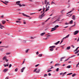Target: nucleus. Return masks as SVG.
<instances>
[{
  "label": "nucleus",
  "mask_w": 79,
  "mask_h": 79,
  "mask_svg": "<svg viewBox=\"0 0 79 79\" xmlns=\"http://www.w3.org/2000/svg\"><path fill=\"white\" fill-rule=\"evenodd\" d=\"M5 60H6V62H8V60H7V59H5Z\"/></svg>",
  "instance_id": "603ef678"
},
{
  "label": "nucleus",
  "mask_w": 79,
  "mask_h": 79,
  "mask_svg": "<svg viewBox=\"0 0 79 79\" xmlns=\"http://www.w3.org/2000/svg\"><path fill=\"white\" fill-rule=\"evenodd\" d=\"M18 71V68H16L15 69V71H16V72H17Z\"/></svg>",
  "instance_id": "c03bdc74"
},
{
  "label": "nucleus",
  "mask_w": 79,
  "mask_h": 79,
  "mask_svg": "<svg viewBox=\"0 0 79 79\" xmlns=\"http://www.w3.org/2000/svg\"><path fill=\"white\" fill-rule=\"evenodd\" d=\"M0 26L1 27H3V26L2 25V24H1V23H0Z\"/></svg>",
  "instance_id": "bf43d9fd"
},
{
  "label": "nucleus",
  "mask_w": 79,
  "mask_h": 79,
  "mask_svg": "<svg viewBox=\"0 0 79 79\" xmlns=\"http://www.w3.org/2000/svg\"><path fill=\"white\" fill-rule=\"evenodd\" d=\"M75 18L76 17H75V15H74L72 16V18L73 20H75V19H76Z\"/></svg>",
  "instance_id": "6e6552de"
},
{
  "label": "nucleus",
  "mask_w": 79,
  "mask_h": 79,
  "mask_svg": "<svg viewBox=\"0 0 79 79\" xmlns=\"http://www.w3.org/2000/svg\"><path fill=\"white\" fill-rule=\"evenodd\" d=\"M71 46L72 47H73V48H74V46H73V45H72Z\"/></svg>",
  "instance_id": "338daca9"
},
{
  "label": "nucleus",
  "mask_w": 79,
  "mask_h": 79,
  "mask_svg": "<svg viewBox=\"0 0 79 79\" xmlns=\"http://www.w3.org/2000/svg\"><path fill=\"white\" fill-rule=\"evenodd\" d=\"M58 70H59V68H57L56 69V71H57V72H58Z\"/></svg>",
  "instance_id": "e433bc0d"
},
{
  "label": "nucleus",
  "mask_w": 79,
  "mask_h": 79,
  "mask_svg": "<svg viewBox=\"0 0 79 79\" xmlns=\"http://www.w3.org/2000/svg\"><path fill=\"white\" fill-rule=\"evenodd\" d=\"M50 18H51V17H49V18H48V19H47V20L45 21V22H47L48 21L49 19H50Z\"/></svg>",
  "instance_id": "f3484780"
},
{
  "label": "nucleus",
  "mask_w": 79,
  "mask_h": 79,
  "mask_svg": "<svg viewBox=\"0 0 79 79\" xmlns=\"http://www.w3.org/2000/svg\"><path fill=\"white\" fill-rule=\"evenodd\" d=\"M11 66H12V65L11 64H10L9 65V68H10V67H11Z\"/></svg>",
  "instance_id": "473e14b6"
},
{
  "label": "nucleus",
  "mask_w": 79,
  "mask_h": 79,
  "mask_svg": "<svg viewBox=\"0 0 79 79\" xmlns=\"http://www.w3.org/2000/svg\"><path fill=\"white\" fill-rule=\"evenodd\" d=\"M42 56V54H39L38 55V56L39 57H41V56Z\"/></svg>",
  "instance_id": "bb28decb"
},
{
  "label": "nucleus",
  "mask_w": 79,
  "mask_h": 79,
  "mask_svg": "<svg viewBox=\"0 0 79 79\" xmlns=\"http://www.w3.org/2000/svg\"><path fill=\"white\" fill-rule=\"evenodd\" d=\"M67 68H71V65H68L66 67Z\"/></svg>",
  "instance_id": "4be33fe9"
},
{
  "label": "nucleus",
  "mask_w": 79,
  "mask_h": 79,
  "mask_svg": "<svg viewBox=\"0 0 79 79\" xmlns=\"http://www.w3.org/2000/svg\"><path fill=\"white\" fill-rule=\"evenodd\" d=\"M23 43H26V41L23 40Z\"/></svg>",
  "instance_id": "4d7b16f0"
},
{
  "label": "nucleus",
  "mask_w": 79,
  "mask_h": 79,
  "mask_svg": "<svg viewBox=\"0 0 79 79\" xmlns=\"http://www.w3.org/2000/svg\"><path fill=\"white\" fill-rule=\"evenodd\" d=\"M66 74V72L63 73L62 76H64V74Z\"/></svg>",
  "instance_id": "aec40b11"
},
{
  "label": "nucleus",
  "mask_w": 79,
  "mask_h": 79,
  "mask_svg": "<svg viewBox=\"0 0 79 79\" xmlns=\"http://www.w3.org/2000/svg\"><path fill=\"white\" fill-rule=\"evenodd\" d=\"M48 76H51V73H49L48 74Z\"/></svg>",
  "instance_id": "680f3d73"
},
{
  "label": "nucleus",
  "mask_w": 79,
  "mask_h": 79,
  "mask_svg": "<svg viewBox=\"0 0 79 79\" xmlns=\"http://www.w3.org/2000/svg\"><path fill=\"white\" fill-rule=\"evenodd\" d=\"M78 65H79V64H77L76 65V68H77V67L78 66Z\"/></svg>",
  "instance_id": "8fccbe9b"
},
{
  "label": "nucleus",
  "mask_w": 79,
  "mask_h": 79,
  "mask_svg": "<svg viewBox=\"0 0 79 79\" xmlns=\"http://www.w3.org/2000/svg\"><path fill=\"white\" fill-rule=\"evenodd\" d=\"M63 42V41H61L60 43V44H61V43H62Z\"/></svg>",
  "instance_id": "774afa93"
},
{
  "label": "nucleus",
  "mask_w": 79,
  "mask_h": 79,
  "mask_svg": "<svg viewBox=\"0 0 79 79\" xmlns=\"http://www.w3.org/2000/svg\"><path fill=\"white\" fill-rule=\"evenodd\" d=\"M60 41H59L57 43H54V44H55V45H57V44H59V43H60Z\"/></svg>",
  "instance_id": "4468645a"
},
{
  "label": "nucleus",
  "mask_w": 79,
  "mask_h": 79,
  "mask_svg": "<svg viewBox=\"0 0 79 79\" xmlns=\"http://www.w3.org/2000/svg\"><path fill=\"white\" fill-rule=\"evenodd\" d=\"M79 48V47L77 48L75 50V51H77L78 50V48Z\"/></svg>",
  "instance_id": "58836bf2"
},
{
  "label": "nucleus",
  "mask_w": 79,
  "mask_h": 79,
  "mask_svg": "<svg viewBox=\"0 0 79 79\" xmlns=\"http://www.w3.org/2000/svg\"><path fill=\"white\" fill-rule=\"evenodd\" d=\"M47 2V0H44V4H45V5H46Z\"/></svg>",
  "instance_id": "c756f323"
},
{
  "label": "nucleus",
  "mask_w": 79,
  "mask_h": 79,
  "mask_svg": "<svg viewBox=\"0 0 79 79\" xmlns=\"http://www.w3.org/2000/svg\"><path fill=\"white\" fill-rule=\"evenodd\" d=\"M47 37H51V35H47Z\"/></svg>",
  "instance_id": "13d9d810"
},
{
  "label": "nucleus",
  "mask_w": 79,
  "mask_h": 79,
  "mask_svg": "<svg viewBox=\"0 0 79 79\" xmlns=\"http://www.w3.org/2000/svg\"><path fill=\"white\" fill-rule=\"evenodd\" d=\"M31 39H34V38H33V37H31Z\"/></svg>",
  "instance_id": "69168bd1"
},
{
  "label": "nucleus",
  "mask_w": 79,
  "mask_h": 79,
  "mask_svg": "<svg viewBox=\"0 0 79 79\" xmlns=\"http://www.w3.org/2000/svg\"><path fill=\"white\" fill-rule=\"evenodd\" d=\"M78 33H79V31H76L74 32V35H76V34H77Z\"/></svg>",
  "instance_id": "7ed1b4c3"
},
{
  "label": "nucleus",
  "mask_w": 79,
  "mask_h": 79,
  "mask_svg": "<svg viewBox=\"0 0 79 79\" xmlns=\"http://www.w3.org/2000/svg\"><path fill=\"white\" fill-rule=\"evenodd\" d=\"M29 49H27L26 51V52L27 53V52H28V51H29Z\"/></svg>",
  "instance_id": "a18cd8bd"
},
{
  "label": "nucleus",
  "mask_w": 79,
  "mask_h": 79,
  "mask_svg": "<svg viewBox=\"0 0 79 79\" xmlns=\"http://www.w3.org/2000/svg\"><path fill=\"white\" fill-rule=\"evenodd\" d=\"M63 11H64V10H62L61 11V13H63Z\"/></svg>",
  "instance_id": "a19ab883"
},
{
  "label": "nucleus",
  "mask_w": 79,
  "mask_h": 79,
  "mask_svg": "<svg viewBox=\"0 0 79 79\" xmlns=\"http://www.w3.org/2000/svg\"><path fill=\"white\" fill-rule=\"evenodd\" d=\"M79 37L78 38V40H77V42H79Z\"/></svg>",
  "instance_id": "e2e57ef3"
},
{
  "label": "nucleus",
  "mask_w": 79,
  "mask_h": 79,
  "mask_svg": "<svg viewBox=\"0 0 79 79\" xmlns=\"http://www.w3.org/2000/svg\"><path fill=\"white\" fill-rule=\"evenodd\" d=\"M52 71V70H49L47 71V72H48V73H50V72Z\"/></svg>",
  "instance_id": "7c9ffc66"
},
{
  "label": "nucleus",
  "mask_w": 79,
  "mask_h": 79,
  "mask_svg": "<svg viewBox=\"0 0 79 79\" xmlns=\"http://www.w3.org/2000/svg\"><path fill=\"white\" fill-rule=\"evenodd\" d=\"M9 65V64H7L6 65H3V66H4V67H6V66H8V65Z\"/></svg>",
  "instance_id": "5701e85b"
},
{
  "label": "nucleus",
  "mask_w": 79,
  "mask_h": 79,
  "mask_svg": "<svg viewBox=\"0 0 79 79\" xmlns=\"http://www.w3.org/2000/svg\"><path fill=\"white\" fill-rule=\"evenodd\" d=\"M25 69V67H23L22 69H21V73H23V71H24V70Z\"/></svg>",
  "instance_id": "1a4fd4ad"
},
{
  "label": "nucleus",
  "mask_w": 79,
  "mask_h": 79,
  "mask_svg": "<svg viewBox=\"0 0 79 79\" xmlns=\"http://www.w3.org/2000/svg\"><path fill=\"white\" fill-rule=\"evenodd\" d=\"M39 64H38L36 65L35 66V67H37V66H39Z\"/></svg>",
  "instance_id": "49530a36"
},
{
  "label": "nucleus",
  "mask_w": 79,
  "mask_h": 79,
  "mask_svg": "<svg viewBox=\"0 0 79 79\" xmlns=\"http://www.w3.org/2000/svg\"><path fill=\"white\" fill-rule=\"evenodd\" d=\"M5 2L6 3H8V1H5Z\"/></svg>",
  "instance_id": "5fc2aeb1"
},
{
  "label": "nucleus",
  "mask_w": 79,
  "mask_h": 79,
  "mask_svg": "<svg viewBox=\"0 0 79 79\" xmlns=\"http://www.w3.org/2000/svg\"><path fill=\"white\" fill-rule=\"evenodd\" d=\"M47 76V74H44V77H46V76Z\"/></svg>",
  "instance_id": "4c0bfd02"
},
{
  "label": "nucleus",
  "mask_w": 79,
  "mask_h": 79,
  "mask_svg": "<svg viewBox=\"0 0 79 79\" xmlns=\"http://www.w3.org/2000/svg\"><path fill=\"white\" fill-rule=\"evenodd\" d=\"M59 27L58 25H56L55 26L54 28H52V30L51 31V32H53V31H55L56 30V28H57Z\"/></svg>",
  "instance_id": "f257e3e1"
},
{
  "label": "nucleus",
  "mask_w": 79,
  "mask_h": 79,
  "mask_svg": "<svg viewBox=\"0 0 79 79\" xmlns=\"http://www.w3.org/2000/svg\"><path fill=\"white\" fill-rule=\"evenodd\" d=\"M45 34V32L42 33L41 34H40V35L41 36H42V35H44V34Z\"/></svg>",
  "instance_id": "dca6fc26"
},
{
  "label": "nucleus",
  "mask_w": 79,
  "mask_h": 79,
  "mask_svg": "<svg viewBox=\"0 0 79 79\" xmlns=\"http://www.w3.org/2000/svg\"><path fill=\"white\" fill-rule=\"evenodd\" d=\"M53 50H54V49H53V48L50 49V51H51V52L53 51Z\"/></svg>",
  "instance_id": "412c9836"
},
{
  "label": "nucleus",
  "mask_w": 79,
  "mask_h": 79,
  "mask_svg": "<svg viewBox=\"0 0 79 79\" xmlns=\"http://www.w3.org/2000/svg\"><path fill=\"white\" fill-rule=\"evenodd\" d=\"M16 23H21V22L20 21H16Z\"/></svg>",
  "instance_id": "72a5a7b5"
},
{
  "label": "nucleus",
  "mask_w": 79,
  "mask_h": 79,
  "mask_svg": "<svg viewBox=\"0 0 79 79\" xmlns=\"http://www.w3.org/2000/svg\"><path fill=\"white\" fill-rule=\"evenodd\" d=\"M69 59H67L66 60H64V61H68V60H69Z\"/></svg>",
  "instance_id": "6e6d98bb"
},
{
  "label": "nucleus",
  "mask_w": 79,
  "mask_h": 79,
  "mask_svg": "<svg viewBox=\"0 0 79 79\" xmlns=\"http://www.w3.org/2000/svg\"><path fill=\"white\" fill-rule=\"evenodd\" d=\"M37 70V68H36L33 71L34 72H35V71H36Z\"/></svg>",
  "instance_id": "2f4dec72"
},
{
  "label": "nucleus",
  "mask_w": 79,
  "mask_h": 79,
  "mask_svg": "<svg viewBox=\"0 0 79 79\" xmlns=\"http://www.w3.org/2000/svg\"><path fill=\"white\" fill-rule=\"evenodd\" d=\"M19 6H22V5H21V4L20 3Z\"/></svg>",
  "instance_id": "09e8293b"
},
{
  "label": "nucleus",
  "mask_w": 79,
  "mask_h": 79,
  "mask_svg": "<svg viewBox=\"0 0 79 79\" xmlns=\"http://www.w3.org/2000/svg\"><path fill=\"white\" fill-rule=\"evenodd\" d=\"M24 62H25V60H24L23 61V62L22 63V64H24Z\"/></svg>",
  "instance_id": "3c124183"
},
{
  "label": "nucleus",
  "mask_w": 79,
  "mask_h": 79,
  "mask_svg": "<svg viewBox=\"0 0 79 79\" xmlns=\"http://www.w3.org/2000/svg\"><path fill=\"white\" fill-rule=\"evenodd\" d=\"M39 52H36V55H39Z\"/></svg>",
  "instance_id": "0e129e2a"
},
{
  "label": "nucleus",
  "mask_w": 79,
  "mask_h": 79,
  "mask_svg": "<svg viewBox=\"0 0 79 79\" xmlns=\"http://www.w3.org/2000/svg\"><path fill=\"white\" fill-rule=\"evenodd\" d=\"M8 71V69H4L3 70V72H4V73H6V71Z\"/></svg>",
  "instance_id": "39448f33"
},
{
  "label": "nucleus",
  "mask_w": 79,
  "mask_h": 79,
  "mask_svg": "<svg viewBox=\"0 0 79 79\" xmlns=\"http://www.w3.org/2000/svg\"><path fill=\"white\" fill-rule=\"evenodd\" d=\"M47 6H46V10L45 11H48V10H49V6H48V7H47Z\"/></svg>",
  "instance_id": "9d476101"
},
{
  "label": "nucleus",
  "mask_w": 79,
  "mask_h": 79,
  "mask_svg": "<svg viewBox=\"0 0 79 79\" xmlns=\"http://www.w3.org/2000/svg\"><path fill=\"white\" fill-rule=\"evenodd\" d=\"M79 50H78V51H77L76 52H75V54H76L77 53H79Z\"/></svg>",
  "instance_id": "b1692460"
},
{
  "label": "nucleus",
  "mask_w": 79,
  "mask_h": 79,
  "mask_svg": "<svg viewBox=\"0 0 79 79\" xmlns=\"http://www.w3.org/2000/svg\"><path fill=\"white\" fill-rule=\"evenodd\" d=\"M65 25H68L69 24V23H65Z\"/></svg>",
  "instance_id": "37998d69"
},
{
  "label": "nucleus",
  "mask_w": 79,
  "mask_h": 79,
  "mask_svg": "<svg viewBox=\"0 0 79 79\" xmlns=\"http://www.w3.org/2000/svg\"><path fill=\"white\" fill-rule=\"evenodd\" d=\"M73 21L72 20H71L69 23V24H73Z\"/></svg>",
  "instance_id": "a211bd4d"
},
{
  "label": "nucleus",
  "mask_w": 79,
  "mask_h": 79,
  "mask_svg": "<svg viewBox=\"0 0 79 79\" xmlns=\"http://www.w3.org/2000/svg\"><path fill=\"white\" fill-rule=\"evenodd\" d=\"M44 13H45V12H44L43 14H41V15L40 16V19H42V18H43V17L45 16Z\"/></svg>",
  "instance_id": "f03ea898"
},
{
  "label": "nucleus",
  "mask_w": 79,
  "mask_h": 79,
  "mask_svg": "<svg viewBox=\"0 0 79 79\" xmlns=\"http://www.w3.org/2000/svg\"><path fill=\"white\" fill-rule=\"evenodd\" d=\"M49 3H50V2H48L47 4H46V6H47L48 5H50V4Z\"/></svg>",
  "instance_id": "6ab92c4d"
},
{
  "label": "nucleus",
  "mask_w": 79,
  "mask_h": 79,
  "mask_svg": "<svg viewBox=\"0 0 79 79\" xmlns=\"http://www.w3.org/2000/svg\"><path fill=\"white\" fill-rule=\"evenodd\" d=\"M20 2H21V1H19L16 2V5H19V4H20L19 3Z\"/></svg>",
  "instance_id": "20e7f679"
},
{
  "label": "nucleus",
  "mask_w": 79,
  "mask_h": 79,
  "mask_svg": "<svg viewBox=\"0 0 79 79\" xmlns=\"http://www.w3.org/2000/svg\"><path fill=\"white\" fill-rule=\"evenodd\" d=\"M69 37V34L68 35H67L65 37H64L63 39V40L64 39H66V38H68V37Z\"/></svg>",
  "instance_id": "0eeeda50"
},
{
  "label": "nucleus",
  "mask_w": 79,
  "mask_h": 79,
  "mask_svg": "<svg viewBox=\"0 0 79 79\" xmlns=\"http://www.w3.org/2000/svg\"><path fill=\"white\" fill-rule=\"evenodd\" d=\"M2 22L3 24H5V23H6V21L5 20H2Z\"/></svg>",
  "instance_id": "f8f14e48"
},
{
  "label": "nucleus",
  "mask_w": 79,
  "mask_h": 79,
  "mask_svg": "<svg viewBox=\"0 0 79 79\" xmlns=\"http://www.w3.org/2000/svg\"><path fill=\"white\" fill-rule=\"evenodd\" d=\"M69 75H71V74H73V73H69Z\"/></svg>",
  "instance_id": "052dcab7"
},
{
  "label": "nucleus",
  "mask_w": 79,
  "mask_h": 79,
  "mask_svg": "<svg viewBox=\"0 0 79 79\" xmlns=\"http://www.w3.org/2000/svg\"><path fill=\"white\" fill-rule=\"evenodd\" d=\"M73 10H71L69 12H68V13H67V14H69V13H71V12H72V11H73Z\"/></svg>",
  "instance_id": "ea45409f"
},
{
  "label": "nucleus",
  "mask_w": 79,
  "mask_h": 79,
  "mask_svg": "<svg viewBox=\"0 0 79 79\" xmlns=\"http://www.w3.org/2000/svg\"><path fill=\"white\" fill-rule=\"evenodd\" d=\"M70 49V46L68 47L67 48V50H69Z\"/></svg>",
  "instance_id": "cd10ccee"
},
{
  "label": "nucleus",
  "mask_w": 79,
  "mask_h": 79,
  "mask_svg": "<svg viewBox=\"0 0 79 79\" xmlns=\"http://www.w3.org/2000/svg\"><path fill=\"white\" fill-rule=\"evenodd\" d=\"M76 25V22H74V25L73 26H75Z\"/></svg>",
  "instance_id": "864d4df0"
},
{
  "label": "nucleus",
  "mask_w": 79,
  "mask_h": 79,
  "mask_svg": "<svg viewBox=\"0 0 79 79\" xmlns=\"http://www.w3.org/2000/svg\"><path fill=\"white\" fill-rule=\"evenodd\" d=\"M23 15V16H26V17H28V18H30V17L28 15H27L26 14H24V13H22V14Z\"/></svg>",
  "instance_id": "423d86ee"
},
{
  "label": "nucleus",
  "mask_w": 79,
  "mask_h": 79,
  "mask_svg": "<svg viewBox=\"0 0 79 79\" xmlns=\"http://www.w3.org/2000/svg\"><path fill=\"white\" fill-rule=\"evenodd\" d=\"M56 46H50L49 47V48H55Z\"/></svg>",
  "instance_id": "2eb2a0df"
},
{
  "label": "nucleus",
  "mask_w": 79,
  "mask_h": 79,
  "mask_svg": "<svg viewBox=\"0 0 79 79\" xmlns=\"http://www.w3.org/2000/svg\"><path fill=\"white\" fill-rule=\"evenodd\" d=\"M6 57H4L3 58V60H5V59H6Z\"/></svg>",
  "instance_id": "c9c22d12"
},
{
  "label": "nucleus",
  "mask_w": 79,
  "mask_h": 79,
  "mask_svg": "<svg viewBox=\"0 0 79 79\" xmlns=\"http://www.w3.org/2000/svg\"><path fill=\"white\" fill-rule=\"evenodd\" d=\"M76 76V74H74L72 75V77H74Z\"/></svg>",
  "instance_id": "f704fd0d"
},
{
  "label": "nucleus",
  "mask_w": 79,
  "mask_h": 79,
  "mask_svg": "<svg viewBox=\"0 0 79 79\" xmlns=\"http://www.w3.org/2000/svg\"><path fill=\"white\" fill-rule=\"evenodd\" d=\"M60 65V64H55V66H59Z\"/></svg>",
  "instance_id": "a878e982"
},
{
  "label": "nucleus",
  "mask_w": 79,
  "mask_h": 79,
  "mask_svg": "<svg viewBox=\"0 0 79 79\" xmlns=\"http://www.w3.org/2000/svg\"><path fill=\"white\" fill-rule=\"evenodd\" d=\"M56 22H57V21H60V19H58L56 20Z\"/></svg>",
  "instance_id": "393cba45"
},
{
  "label": "nucleus",
  "mask_w": 79,
  "mask_h": 79,
  "mask_svg": "<svg viewBox=\"0 0 79 79\" xmlns=\"http://www.w3.org/2000/svg\"><path fill=\"white\" fill-rule=\"evenodd\" d=\"M52 68H53V67H52V66L51 68V69H48H48H52Z\"/></svg>",
  "instance_id": "79ce46f5"
},
{
  "label": "nucleus",
  "mask_w": 79,
  "mask_h": 79,
  "mask_svg": "<svg viewBox=\"0 0 79 79\" xmlns=\"http://www.w3.org/2000/svg\"><path fill=\"white\" fill-rule=\"evenodd\" d=\"M40 71V69H38L37 71L35 72V73H39Z\"/></svg>",
  "instance_id": "ddd939ff"
},
{
  "label": "nucleus",
  "mask_w": 79,
  "mask_h": 79,
  "mask_svg": "<svg viewBox=\"0 0 79 79\" xmlns=\"http://www.w3.org/2000/svg\"><path fill=\"white\" fill-rule=\"evenodd\" d=\"M45 8H44V6H43V11H41V13H42V12H44V11H45Z\"/></svg>",
  "instance_id": "9b49d317"
},
{
  "label": "nucleus",
  "mask_w": 79,
  "mask_h": 79,
  "mask_svg": "<svg viewBox=\"0 0 79 79\" xmlns=\"http://www.w3.org/2000/svg\"><path fill=\"white\" fill-rule=\"evenodd\" d=\"M10 52H7L6 53V55H10Z\"/></svg>",
  "instance_id": "c85d7f7f"
},
{
  "label": "nucleus",
  "mask_w": 79,
  "mask_h": 79,
  "mask_svg": "<svg viewBox=\"0 0 79 79\" xmlns=\"http://www.w3.org/2000/svg\"><path fill=\"white\" fill-rule=\"evenodd\" d=\"M55 2H53V1H52V3H51V4H55Z\"/></svg>",
  "instance_id": "de8ad7c7"
}]
</instances>
